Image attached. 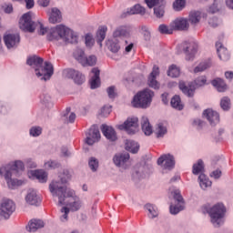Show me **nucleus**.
<instances>
[{"mask_svg": "<svg viewBox=\"0 0 233 233\" xmlns=\"http://www.w3.org/2000/svg\"><path fill=\"white\" fill-rule=\"evenodd\" d=\"M71 177L72 176L68 170L60 172L58 177L49 184V192H51L53 198H58L60 207L66 205L69 207V210L77 212L83 207V202L76 196V191L66 187Z\"/></svg>", "mask_w": 233, "mask_h": 233, "instance_id": "obj_1", "label": "nucleus"}, {"mask_svg": "<svg viewBox=\"0 0 233 233\" xmlns=\"http://www.w3.org/2000/svg\"><path fill=\"white\" fill-rule=\"evenodd\" d=\"M43 58L33 56L27 58L26 65L35 70V76L41 77L42 81H48L54 76V66L50 62H45Z\"/></svg>", "mask_w": 233, "mask_h": 233, "instance_id": "obj_2", "label": "nucleus"}, {"mask_svg": "<svg viewBox=\"0 0 233 233\" xmlns=\"http://www.w3.org/2000/svg\"><path fill=\"white\" fill-rule=\"evenodd\" d=\"M210 218V222L214 227L219 228L225 223V215L227 214V208L223 203H217L207 209Z\"/></svg>", "mask_w": 233, "mask_h": 233, "instance_id": "obj_3", "label": "nucleus"}, {"mask_svg": "<svg viewBox=\"0 0 233 233\" xmlns=\"http://www.w3.org/2000/svg\"><path fill=\"white\" fill-rule=\"evenodd\" d=\"M154 97V91L146 88L135 95L132 105L135 108H148Z\"/></svg>", "mask_w": 233, "mask_h": 233, "instance_id": "obj_4", "label": "nucleus"}, {"mask_svg": "<svg viewBox=\"0 0 233 233\" xmlns=\"http://www.w3.org/2000/svg\"><path fill=\"white\" fill-rule=\"evenodd\" d=\"M74 57L82 65V66H96L97 63V57L94 55L86 56L83 49L77 48L74 52Z\"/></svg>", "mask_w": 233, "mask_h": 233, "instance_id": "obj_5", "label": "nucleus"}, {"mask_svg": "<svg viewBox=\"0 0 233 233\" xmlns=\"http://www.w3.org/2000/svg\"><path fill=\"white\" fill-rule=\"evenodd\" d=\"M19 28L23 32H29L34 34L37 28V23L32 21V12H27L22 15L19 21Z\"/></svg>", "mask_w": 233, "mask_h": 233, "instance_id": "obj_6", "label": "nucleus"}, {"mask_svg": "<svg viewBox=\"0 0 233 233\" xmlns=\"http://www.w3.org/2000/svg\"><path fill=\"white\" fill-rule=\"evenodd\" d=\"M15 211V204L10 199H4L0 204V219H8L11 214Z\"/></svg>", "mask_w": 233, "mask_h": 233, "instance_id": "obj_7", "label": "nucleus"}, {"mask_svg": "<svg viewBox=\"0 0 233 233\" xmlns=\"http://www.w3.org/2000/svg\"><path fill=\"white\" fill-rule=\"evenodd\" d=\"M137 122V117L127 118L124 124L116 126V128H118V130H126L129 136H134V134L137 132V128L139 127Z\"/></svg>", "mask_w": 233, "mask_h": 233, "instance_id": "obj_8", "label": "nucleus"}, {"mask_svg": "<svg viewBox=\"0 0 233 233\" xmlns=\"http://www.w3.org/2000/svg\"><path fill=\"white\" fill-rule=\"evenodd\" d=\"M0 176H4L10 188H15V187H21L23 185V180L12 178V176L15 175L12 173L10 167H0Z\"/></svg>", "mask_w": 233, "mask_h": 233, "instance_id": "obj_9", "label": "nucleus"}, {"mask_svg": "<svg viewBox=\"0 0 233 233\" xmlns=\"http://www.w3.org/2000/svg\"><path fill=\"white\" fill-rule=\"evenodd\" d=\"M113 163L118 168L127 170L130 167V155L128 153H117L113 157Z\"/></svg>", "mask_w": 233, "mask_h": 233, "instance_id": "obj_10", "label": "nucleus"}, {"mask_svg": "<svg viewBox=\"0 0 233 233\" xmlns=\"http://www.w3.org/2000/svg\"><path fill=\"white\" fill-rule=\"evenodd\" d=\"M182 48L186 55V61H194V57H196V54H198V43L193 41L184 42Z\"/></svg>", "mask_w": 233, "mask_h": 233, "instance_id": "obj_11", "label": "nucleus"}, {"mask_svg": "<svg viewBox=\"0 0 233 233\" xmlns=\"http://www.w3.org/2000/svg\"><path fill=\"white\" fill-rule=\"evenodd\" d=\"M64 74L67 79H73L76 85H83L85 83V76L76 69H66Z\"/></svg>", "mask_w": 233, "mask_h": 233, "instance_id": "obj_12", "label": "nucleus"}, {"mask_svg": "<svg viewBox=\"0 0 233 233\" xmlns=\"http://www.w3.org/2000/svg\"><path fill=\"white\" fill-rule=\"evenodd\" d=\"M86 143L92 147L94 143H97L99 139H101V133H99V129L93 126L89 128L88 132L86 134Z\"/></svg>", "mask_w": 233, "mask_h": 233, "instance_id": "obj_13", "label": "nucleus"}, {"mask_svg": "<svg viewBox=\"0 0 233 233\" xmlns=\"http://www.w3.org/2000/svg\"><path fill=\"white\" fill-rule=\"evenodd\" d=\"M64 35L62 37V41L66 43V45H77V41L79 36L76 34L72 29L65 26L63 29Z\"/></svg>", "mask_w": 233, "mask_h": 233, "instance_id": "obj_14", "label": "nucleus"}, {"mask_svg": "<svg viewBox=\"0 0 233 233\" xmlns=\"http://www.w3.org/2000/svg\"><path fill=\"white\" fill-rule=\"evenodd\" d=\"M170 26L173 30L187 32L190 28V24L188 23V19L178 17L170 24Z\"/></svg>", "mask_w": 233, "mask_h": 233, "instance_id": "obj_15", "label": "nucleus"}, {"mask_svg": "<svg viewBox=\"0 0 233 233\" xmlns=\"http://www.w3.org/2000/svg\"><path fill=\"white\" fill-rule=\"evenodd\" d=\"M65 25H58L56 27H53L49 30L47 35L48 41H59L60 39L63 40Z\"/></svg>", "mask_w": 233, "mask_h": 233, "instance_id": "obj_16", "label": "nucleus"}, {"mask_svg": "<svg viewBox=\"0 0 233 233\" xmlns=\"http://www.w3.org/2000/svg\"><path fill=\"white\" fill-rule=\"evenodd\" d=\"M157 165L165 170H171V168H174V165H176L174 156L170 154L161 156L157 160Z\"/></svg>", "mask_w": 233, "mask_h": 233, "instance_id": "obj_17", "label": "nucleus"}, {"mask_svg": "<svg viewBox=\"0 0 233 233\" xmlns=\"http://www.w3.org/2000/svg\"><path fill=\"white\" fill-rule=\"evenodd\" d=\"M159 76V67L157 66H153V70L150 73L147 80V85L150 88H154L155 90H159V82H157V77Z\"/></svg>", "mask_w": 233, "mask_h": 233, "instance_id": "obj_18", "label": "nucleus"}, {"mask_svg": "<svg viewBox=\"0 0 233 233\" xmlns=\"http://www.w3.org/2000/svg\"><path fill=\"white\" fill-rule=\"evenodd\" d=\"M20 41L19 35L8 34L4 36V43L8 49L17 47Z\"/></svg>", "mask_w": 233, "mask_h": 233, "instance_id": "obj_19", "label": "nucleus"}, {"mask_svg": "<svg viewBox=\"0 0 233 233\" xmlns=\"http://www.w3.org/2000/svg\"><path fill=\"white\" fill-rule=\"evenodd\" d=\"M203 116L206 117L211 127H216L219 123V114L212 109L204 110Z\"/></svg>", "mask_w": 233, "mask_h": 233, "instance_id": "obj_20", "label": "nucleus"}, {"mask_svg": "<svg viewBox=\"0 0 233 233\" xmlns=\"http://www.w3.org/2000/svg\"><path fill=\"white\" fill-rule=\"evenodd\" d=\"M25 201L28 203V205H34L35 207H37V205L41 203V197H39L36 190L30 189L25 196Z\"/></svg>", "mask_w": 233, "mask_h": 233, "instance_id": "obj_21", "label": "nucleus"}, {"mask_svg": "<svg viewBox=\"0 0 233 233\" xmlns=\"http://www.w3.org/2000/svg\"><path fill=\"white\" fill-rule=\"evenodd\" d=\"M101 130H102V134H104L105 137H106L108 141L117 140V134H116V130L113 129L112 127L107 125H102Z\"/></svg>", "mask_w": 233, "mask_h": 233, "instance_id": "obj_22", "label": "nucleus"}, {"mask_svg": "<svg viewBox=\"0 0 233 233\" xmlns=\"http://www.w3.org/2000/svg\"><path fill=\"white\" fill-rule=\"evenodd\" d=\"M178 87L185 94V96H187V97H194V93L196 92V86H194L192 84H187L184 81H180L178 84Z\"/></svg>", "mask_w": 233, "mask_h": 233, "instance_id": "obj_23", "label": "nucleus"}, {"mask_svg": "<svg viewBox=\"0 0 233 233\" xmlns=\"http://www.w3.org/2000/svg\"><path fill=\"white\" fill-rule=\"evenodd\" d=\"M128 35L129 33L127 26L120 25L113 31L112 37L113 39H118V41H120V39H123L124 37H128Z\"/></svg>", "mask_w": 233, "mask_h": 233, "instance_id": "obj_24", "label": "nucleus"}, {"mask_svg": "<svg viewBox=\"0 0 233 233\" xmlns=\"http://www.w3.org/2000/svg\"><path fill=\"white\" fill-rule=\"evenodd\" d=\"M61 21H63V15L61 14V11L56 7L51 8L49 23L56 25V23H61Z\"/></svg>", "mask_w": 233, "mask_h": 233, "instance_id": "obj_25", "label": "nucleus"}, {"mask_svg": "<svg viewBox=\"0 0 233 233\" xmlns=\"http://www.w3.org/2000/svg\"><path fill=\"white\" fill-rule=\"evenodd\" d=\"M92 74H94L90 80V86L94 90L96 88H99L101 85V79L99 78L100 71L97 67H94L92 69Z\"/></svg>", "mask_w": 233, "mask_h": 233, "instance_id": "obj_26", "label": "nucleus"}, {"mask_svg": "<svg viewBox=\"0 0 233 233\" xmlns=\"http://www.w3.org/2000/svg\"><path fill=\"white\" fill-rule=\"evenodd\" d=\"M45 227V222L40 219H31L26 226L27 232H36L39 228Z\"/></svg>", "mask_w": 233, "mask_h": 233, "instance_id": "obj_27", "label": "nucleus"}, {"mask_svg": "<svg viewBox=\"0 0 233 233\" xmlns=\"http://www.w3.org/2000/svg\"><path fill=\"white\" fill-rule=\"evenodd\" d=\"M121 40L116 38H110L106 41V46L110 52L113 54H117L121 50V46L119 45Z\"/></svg>", "mask_w": 233, "mask_h": 233, "instance_id": "obj_28", "label": "nucleus"}, {"mask_svg": "<svg viewBox=\"0 0 233 233\" xmlns=\"http://www.w3.org/2000/svg\"><path fill=\"white\" fill-rule=\"evenodd\" d=\"M5 167H9L11 174H15L16 177L25 170V164L21 160H17L14 163L13 166H5Z\"/></svg>", "mask_w": 233, "mask_h": 233, "instance_id": "obj_29", "label": "nucleus"}, {"mask_svg": "<svg viewBox=\"0 0 233 233\" xmlns=\"http://www.w3.org/2000/svg\"><path fill=\"white\" fill-rule=\"evenodd\" d=\"M141 127L145 136H150L152 134V125H150V122L147 116H142Z\"/></svg>", "mask_w": 233, "mask_h": 233, "instance_id": "obj_30", "label": "nucleus"}, {"mask_svg": "<svg viewBox=\"0 0 233 233\" xmlns=\"http://www.w3.org/2000/svg\"><path fill=\"white\" fill-rule=\"evenodd\" d=\"M127 14V15H135L136 14L139 15H145V14H147V9L141 6V5H136L128 9Z\"/></svg>", "mask_w": 233, "mask_h": 233, "instance_id": "obj_31", "label": "nucleus"}, {"mask_svg": "<svg viewBox=\"0 0 233 233\" xmlns=\"http://www.w3.org/2000/svg\"><path fill=\"white\" fill-rule=\"evenodd\" d=\"M107 30L108 28L106 25L99 27L96 33V43L99 45V46H103V41H105V38L106 37Z\"/></svg>", "mask_w": 233, "mask_h": 233, "instance_id": "obj_32", "label": "nucleus"}, {"mask_svg": "<svg viewBox=\"0 0 233 233\" xmlns=\"http://www.w3.org/2000/svg\"><path fill=\"white\" fill-rule=\"evenodd\" d=\"M211 84L217 88L218 92H226L228 88L225 81L221 78H215L212 80Z\"/></svg>", "mask_w": 233, "mask_h": 233, "instance_id": "obj_33", "label": "nucleus"}, {"mask_svg": "<svg viewBox=\"0 0 233 233\" xmlns=\"http://www.w3.org/2000/svg\"><path fill=\"white\" fill-rule=\"evenodd\" d=\"M188 21L191 25L196 26V25H198L201 21V12H199V11H191L188 15L187 22Z\"/></svg>", "mask_w": 233, "mask_h": 233, "instance_id": "obj_34", "label": "nucleus"}, {"mask_svg": "<svg viewBox=\"0 0 233 233\" xmlns=\"http://www.w3.org/2000/svg\"><path fill=\"white\" fill-rule=\"evenodd\" d=\"M216 48L219 59H221L222 61H227V59H228V56H227V49L225 48V46H223V44L221 42H217Z\"/></svg>", "mask_w": 233, "mask_h": 233, "instance_id": "obj_35", "label": "nucleus"}, {"mask_svg": "<svg viewBox=\"0 0 233 233\" xmlns=\"http://www.w3.org/2000/svg\"><path fill=\"white\" fill-rule=\"evenodd\" d=\"M198 181L202 190H207L208 187H212V181H210L208 177H207V175L205 174H200L198 176Z\"/></svg>", "mask_w": 233, "mask_h": 233, "instance_id": "obj_36", "label": "nucleus"}, {"mask_svg": "<svg viewBox=\"0 0 233 233\" xmlns=\"http://www.w3.org/2000/svg\"><path fill=\"white\" fill-rule=\"evenodd\" d=\"M126 150L131 152L132 154H137V152L139 151V145L134 140H127Z\"/></svg>", "mask_w": 233, "mask_h": 233, "instance_id": "obj_37", "label": "nucleus"}, {"mask_svg": "<svg viewBox=\"0 0 233 233\" xmlns=\"http://www.w3.org/2000/svg\"><path fill=\"white\" fill-rule=\"evenodd\" d=\"M31 174H32V176L36 177V179H38V181L40 183H46V181L48 179V175L46 174V172H45L43 170L31 171Z\"/></svg>", "mask_w": 233, "mask_h": 233, "instance_id": "obj_38", "label": "nucleus"}, {"mask_svg": "<svg viewBox=\"0 0 233 233\" xmlns=\"http://www.w3.org/2000/svg\"><path fill=\"white\" fill-rule=\"evenodd\" d=\"M193 174L195 176H201V174H205V164L203 163V160H198L197 164L193 165Z\"/></svg>", "mask_w": 233, "mask_h": 233, "instance_id": "obj_39", "label": "nucleus"}, {"mask_svg": "<svg viewBox=\"0 0 233 233\" xmlns=\"http://www.w3.org/2000/svg\"><path fill=\"white\" fill-rule=\"evenodd\" d=\"M153 15L157 17V19H162V17H165V5L163 4L156 5L153 8Z\"/></svg>", "mask_w": 233, "mask_h": 233, "instance_id": "obj_40", "label": "nucleus"}, {"mask_svg": "<svg viewBox=\"0 0 233 233\" xmlns=\"http://www.w3.org/2000/svg\"><path fill=\"white\" fill-rule=\"evenodd\" d=\"M181 74V70L177 66L172 65L169 66L168 71H167V76L169 77H179V75Z\"/></svg>", "mask_w": 233, "mask_h": 233, "instance_id": "obj_41", "label": "nucleus"}, {"mask_svg": "<svg viewBox=\"0 0 233 233\" xmlns=\"http://www.w3.org/2000/svg\"><path fill=\"white\" fill-rule=\"evenodd\" d=\"M187 6V0H175L173 2V10L175 12H181Z\"/></svg>", "mask_w": 233, "mask_h": 233, "instance_id": "obj_42", "label": "nucleus"}, {"mask_svg": "<svg viewBox=\"0 0 233 233\" xmlns=\"http://www.w3.org/2000/svg\"><path fill=\"white\" fill-rule=\"evenodd\" d=\"M171 106L176 108V110H181L183 108V104H181V97L179 96H175L171 98Z\"/></svg>", "mask_w": 233, "mask_h": 233, "instance_id": "obj_43", "label": "nucleus"}, {"mask_svg": "<svg viewBox=\"0 0 233 233\" xmlns=\"http://www.w3.org/2000/svg\"><path fill=\"white\" fill-rule=\"evenodd\" d=\"M155 134H156L157 137H163V136H165V134H167V127H165V125H163V123H158L155 129Z\"/></svg>", "mask_w": 233, "mask_h": 233, "instance_id": "obj_44", "label": "nucleus"}, {"mask_svg": "<svg viewBox=\"0 0 233 233\" xmlns=\"http://www.w3.org/2000/svg\"><path fill=\"white\" fill-rule=\"evenodd\" d=\"M64 117H66L65 123H74V121H76V114L70 112V107L66 109Z\"/></svg>", "mask_w": 233, "mask_h": 233, "instance_id": "obj_45", "label": "nucleus"}, {"mask_svg": "<svg viewBox=\"0 0 233 233\" xmlns=\"http://www.w3.org/2000/svg\"><path fill=\"white\" fill-rule=\"evenodd\" d=\"M88 165L92 172H96L97 168H99V160L94 157H91L89 158Z\"/></svg>", "mask_w": 233, "mask_h": 233, "instance_id": "obj_46", "label": "nucleus"}, {"mask_svg": "<svg viewBox=\"0 0 233 233\" xmlns=\"http://www.w3.org/2000/svg\"><path fill=\"white\" fill-rule=\"evenodd\" d=\"M60 212L62 214L60 217V221H62V223H66V221H68V214H70V208L67 207H63L60 209Z\"/></svg>", "mask_w": 233, "mask_h": 233, "instance_id": "obj_47", "label": "nucleus"}, {"mask_svg": "<svg viewBox=\"0 0 233 233\" xmlns=\"http://www.w3.org/2000/svg\"><path fill=\"white\" fill-rule=\"evenodd\" d=\"M145 207L147 210L149 212V217H151L152 218H157L158 212L156 207H154L152 204H147Z\"/></svg>", "mask_w": 233, "mask_h": 233, "instance_id": "obj_48", "label": "nucleus"}, {"mask_svg": "<svg viewBox=\"0 0 233 233\" xmlns=\"http://www.w3.org/2000/svg\"><path fill=\"white\" fill-rule=\"evenodd\" d=\"M207 68H210V63H200L197 67H195L194 72L195 74H198V72H204V70H207Z\"/></svg>", "mask_w": 233, "mask_h": 233, "instance_id": "obj_49", "label": "nucleus"}, {"mask_svg": "<svg viewBox=\"0 0 233 233\" xmlns=\"http://www.w3.org/2000/svg\"><path fill=\"white\" fill-rule=\"evenodd\" d=\"M163 1L165 0H145V3L148 6V8H156V6L163 5Z\"/></svg>", "mask_w": 233, "mask_h": 233, "instance_id": "obj_50", "label": "nucleus"}, {"mask_svg": "<svg viewBox=\"0 0 233 233\" xmlns=\"http://www.w3.org/2000/svg\"><path fill=\"white\" fill-rule=\"evenodd\" d=\"M220 106L222 110H229L230 109V98L228 96H224L220 101Z\"/></svg>", "mask_w": 233, "mask_h": 233, "instance_id": "obj_51", "label": "nucleus"}, {"mask_svg": "<svg viewBox=\"0 0 233 233\" xmlns=\"http://www.w3.org/2000/svg\"><path fill=\"white\" fill-rule=\"evenodd\" d=\"M158 31L160 32V34H167V35H170L173 34L174 29H172V26L169 25V27L166 25H160L158 26Z\"/></svg>", "mask_w": 233, "mask_h": 233, "instance_id": "obj_52", "label": "nucleus"}, {"mask_svg": "<svg viewBox=\"0 0 233 233\" xmlns=\"http://www.w3.org/2000/svg\"><path fill=\"white\" fill-rule=\"evenodd\" d=\"M169 210L171 214H174V215L179 214V212L183 210V204L178 203V205H175V206L171 205Z\"/></svg>", "mask_w": 233, "mask_h": 233, "instance_id": "obj_53", "label": "nucleus"}, {"mask_svg": "<svg viewBox=\"0 0 233 233\" xmlns=\"http://www.w3.org/2000/svg\"><path fill=\"white\" fill-rule=\"evenodd\" d=\"M85 43H86V46L87 48H92V46H94V43H95L94 37L90 34L86 35Z\"/></svg>", "mask_w": 233, "mask_h": 233, "instance_id": "obj_54", "label": "nucleus"}, {"mask_svg": "<svg viewBox=\"0 0 233 233\" xmlns=\"http://www.w3.org/2000/svg\"><path fill=\"white\" fill-rule=\"evenodd\" d=\"M41 132H43L41 127H34L30 129V136H33V137H37L38 136H41Z\"/></svg>", "mask_w": 233, "mask_h": 233, "instance_id": "obj_55", "label": "nucleus"}, {"mask_svg": "<svg viewBox=\"0 0 233 233\" xmlns=\"http://www.w3.org/2000/svg\"><path fill=\"white\" fill-rule=\"evenodd\" d=\"M106 92H107V96L110 99H114V97H116V86H109L107 89H106Z\"/></svg>", "mask_w": 233, "mask_h": 233, "instance_id": "obj_56", "label": "nucleus"}, {"mask_svg": "<svg viewBox=\"0 0 233 233\" xmlns=\"http://www.w3.org/2000/svg\"><path fill=\"white\" fill-rule=\"evenodd\" d=\"M110 112H112V106H105L101 109V116H103L104 117H106V116H109Z\"/></svg>", "mask_w": 233, "mask_h": 233, "instance_id": "obj_57", "label": "nucleus"}, {"mask_svg": "<svg viewBox=\"0 0 233 233\" xmlns=\"http://www.w3.org/2000/svg\"><path fill=\"white\" fill-rule=\"evenodd\" d=\"M2 8L5 14H12L14 12V5L12 4H4Z\"/></svg>", "mask_w": 233, "mask_h": 233, "instance_id": "obj_58", "label": "nucleus"}, {"mask_svg": "<svg viewBox=\"0 0 233 233\" xmlns=\"http://www.w3.org/2000/svg\"><path fill=\"white\" fill-rule=\"evenodd\" d=\"M174 199L177 201L180 205H183V196H181V193H179L178 190L174 191Z\"/></svg>", "mask_w": 233, "mask_h": 233, "instance_id": "obj_59", "label": "nucleus"}, {"mask_svg": "<svg viewBox=\"0 0 233 233\" xmlns=\"http://www.w3.org/2000/svg\"><path fill=\"white\" fill-rule=\"evenodd\" d=\"M36 28H39L38 30L39 35H45V34L48 32V30L45 28V26H43V24L39 22H36Z\"/></svg>", "mask_w": 233, "mask_h": 233, "instance_id": "obj_60", "label": "nucleus"}, {"mask_svg": "<svg viewBox=\"0 0 233 233\" xmlns=\"http://www.w3.org/2000/svg\"><path fill=\"white\" fill-rule=\"evenodd\" d=\"M207 83V77L200 76L195 80L196 86H203V85H206Z\"/></svg>", "mask_w": 233, "mask_h": 233, "instance_id": "obj_61", "label": "nucleus"}, {"mask_svg": "<svg viewBox=\"0 0 233 233\" xmlns=\"http://www.w3.org/2000/svg\"><path fill=\"white\" fill-rule=\"evenodd\" d=\"M46 168H56L57 167V163L56 161H48L46 164Z\"/></svg>", "mask_w": 233, "mask_h": 233, "instance_id": "obj_62", "label": "nucleus"}, {"mask_svg": "<svg viewBox=\"0 0 233 233\" xmlns=\"http://www.w3.org/2000/svg\"><path fill=\"white\" fill-rule=\"evenodd\" d=\"M211 177H214L215 179H219L221 177V170H215L211 173Z\"/></svg>", "mask_w": 233, "mask_h": 233, "instance_id": "obj_63", "label": "nucleus"}, {"mask_svg": "<svg viewBox=\"0 0 233 233\" xmlns=\"http://www.w3.org/2000/svg\"><path fill=\"white\" fill-rule=\"evenodd\" d=\"M39 6L46 7L50 5V0H38Z\"/></svg>", "mask_w": 233, "mask_h": 233, "instance_id": "obj_64", "label": "nucleus"}]
</instances>
